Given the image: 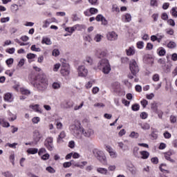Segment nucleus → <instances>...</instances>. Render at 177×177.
<instances>
[{"instance_id": "obj_1", "label": "nucleus", "mask_w": 177, "mask_h": 177, "mask_svg": "<svg viewBox=\"0 0 177 177\" xmlns=\"http://www.w3.org/2000/svg\"><path fill=\"white\" fill-rule=\"evenodd\" d=\"M34 86L35 88H37L38 91L42 92L48 88V82L46 81V79L43 77L37 76L36 77V82L34 84Z\"/></svg>"}, {"instance_id": "obj_2", "label": "nucleus", "mask_w": 177, "mask_h": 177, "mask_svg": "<svg viewBox=\"0 0 177 177\" xmlns=\"http://www.w3.org/2000/svg\"><path fill=\"white\" fill-rule=\"evenodd\" d=\"M97 68L101 70L104 74H109L111 71V66H110L109 59H101L97 64Z\"/></svg>"}, {"instance_id": "obj_3", "label": "nucleus", "mask_w": 177, "mask_h": 177, "mask_svg": "<svg viewBox=\"0 0 177 177\" xmlns=\"http://www.w3.org/2000/svg\"><path fill=\"white\" fill-rule=\"evenodd\" d=\"M70 128L73 131V135L77 139H82V136H81L80 132H82V129H83L84 127H81V122L80 121H76L74 124L71 126Z\"/></svg>"}, {"instance_id": "obj_4", "label": "nucleus", "mask_w": 177, "mask_h": 177, "mask_svg": "<svg viewBox=\"0 0 177 177\" xmlns=\"http://www.w3.org/2000/svg\"><path fill=\"white\" fill-rule=\"evenodd\" d=\"M93 154L95 158H97V159H98L99 161H100V162H102V164H106L107 159L103 151L99 149H94L93 151Z\"/></svg>"}, {"instance_id": "obj_5", "label": "nucleus", "mask_w": 177, "mask_h": 177, "mask_svg": "<svg viewBox=\"0 0 177 177\" xmlns=\"http://www.w3.org/2000/svg\"><path fill=\"white\" fill-rule=\"evenodd\" d=\"M129 68L133 75H136L139 73V66L135 59H131L129 62Z\"/></svg>"}, {"instance_id": "obj_6", "label": "nucleus", "mask_w": 177, "mask_h": 177, "mask_svg": "<svg viewBox=\"0 0 177 177\" xmlns=\"http://www.w3.org/2000/svg\"><path fill=\"white\" fill-rule=\"evenodd\" d=\"M81 133L84 136V138H87L88 139H92L93 135H95V131L91 129H82Z\"/></svg>"}, {"instance_id": "obj_7", "label": "nucleus", "mask_w": 177, "mask_h": 177, "mask_svg": "<svg viewBox=\"0 0 177 177\" xmlns=\"http://www.w3.org/2000/svg\"><path fill=\"white\" fill-rule=\"evenodd\" d=\"M44 146L50 151H52L53 150V138L48 137L44 141Z\"/></svg>"}, {"instance_id": "obj_8", "label": "nucleus", "mask_w": 177, "mask_h": 177, "mask_svg": "<svg viewBox=\"0 0 177 177\" xmlns=\"http://www.w3.org/2000/svg\"><path fill=\"white\" fill-rule=\"evenodd\" d=\"M77 73L79 77H86V75H88V69L84 66H80L77 68Z\"/></svg>"}, {"instance_id": "obj_9", "label": "nucleus", "mask_w": 177, "mask_h": 177, "mask_svg": "<svg viewBox=\"0 0 177 177\" xmlns=\"http://www.w3.org/2000/svg\"><path fill=\"white\" fill-rule=\"evenodd\" d=\"M108 41H117L118 39V35L114 31L109 32L106 34Z\"/></svg>"}, {"instance_id": "obj_10", "label": "nucleus", "mask_w": 177, "mask_h": 177, "mask_svg": "<svg viewBox=\"0 0 177 177\" xmlns=\"http://www.w3.org/2000/svg\"><path fill=\"white\" fill-rule=\"evenodd\" d=\"M42 139V134L38 130H35L33 132V140L35 143H38Z\"/></svg>"}, {"instance_id": "obj_11", "label": "nucleus", "mask_w": 177, "mask_h": 177, "mask_svg": "<svg viewBox=\"0 0 177 177\" xmlns=\"http://www.w3.org/2000/svg\"><path fill=\"white\" fill-rule=\"evenodd\" d=\"M106 151L109 153V156L111 158L114 159L118 157V154L117 153V152L114 149H113V148H111V147H106Z\"/></svg>"}, {"instance_id": "obj_12", "label": "nucleus", "mask_w": 177, "mask_h": 177, "mask_svg": "<svg viewBox=\"0 0 177 177\" xmlns=\"http://www.w3.org/2000/svg\"><path fill=\"white\" fill-rule=\"evenodd\" d=\"M74 106L73 101H64L61 103V107L62 109H71Z\"/></svg>"}, {"instance_id": "obj_13", "label": "nucleus", "mask_w": 177, "mask_h": 177, "mask_svg": "<svg viewBox=\"0 0 177 177\" xmlns=\"http://www.w3.org/2000/svg\"><path fill=\"white\" fill-rule=\"evenodd\" d=\"M122 20L124 23H130L132 20V16L129 13H126L122 16Z\"/></svg>"}, {"instance_id": "obj_14", "label": "nucleus", "mask_w": 177, "mask_h": 177, "mask_svg": "<svg viewBox=\"0 0 177 177\" xmlns=\"http://www.w3.org/2000/svg\"><path fill=\"white\" fill-rule=\"evenodd\" d=\"M66 131H62L59 133V135L58 136V138H57V142L59 143V145L61 143H63V139H64V138H66Z\"/></svg>"}, {"instance_id": "obj_15", "label": "nucleus", "mask_w": 177, "mask_h": 177, "mask_svg": "<svg viewBox=\"0 0 177 177\" xmlns=\"http://www.w3.org/2000/svg\"><path fill=\"white\" fill-rule=\"evenodd\" d=\"M78 27H82V25L77 24V25L74 26L73 27L66 28L65 31H67V32L73 34V32H74V31H75V30H77V28H78Z\"/></svg>"}, {"instance_id": "obj_16", "label": "nucleus", "mask_w": 177, "mask_h": 177, "mask_svg": "<svg viewBox=\"0 0 177 177\" xmlns=\"http://www.w3.org/2000/svg\"><path fill=\"white\" fill-rule=\"evenodd\" d=\"M118 146L122 151H128V150H129V146L124 144L122 142H118Z\"/></svg>"}, {"instance_id": "obj_17", "label": "nucleus", "mask_w": 177, "mask_h": 177, "mask_svg": "<svg viewBox=\"0 0 177 177\" xmlns=\"http://www.w3.org/2000/svg\"><path fill=\"white\" fill-rule=\"evenodd\" d=\"M13 95L10 93H7L4 95L5 102H8V103H12L13 102Z\"/></svg>"}, {"instance_id": "obj_18", "label": "nucleus", "mask_w": 177, "mask_h": 177, "mask_svg": "<svg viewBox=\"0 0 177 177\" xmlns=\"http://www.w3.org/2000/svg\"><path fill=\"white\" fill-rule=\"evenodd\" d=\"M61 74L63 75H68L70 74V68H68V66L62 67Z\"/></svg>"}, {"instance_id": "obj_19", "label": "nucleus", "mask_w": 177, "mask_h": 177, "mask_svg": "<svg viewBox=\"0 0 177 177\" xmlns=\"http://www.w3.org/2000/svg\"><path fill=\"white\" fill-rule=\"evenodd\" d=\"M84 63L86 64V66H92L93 59L90 56H86L84 60Z\"/></svg>"}, {"instance_id": "obj_20", "label": "nucleus", "mask_w": 177, "mask_h": 177, "mask_svg": "<svg viewBox=\"0 0 177 177\" xmlns=\"http://www.w3.org/2000/svg\"><path fill=\"white\" fill-rule=\"evenodd\" d=\"M113 88L116 93L121 92V85H120L118 82H115L113 84Z\"/></svg>"}, {"instance_id": "obj_21", "label": "nucleus", "mask_w": 177, "mask_h": 177, "mask_svg": "<svg viewBox=\"0 0 177 177\" xmlns=\"http://www.w3.org/2000/svg\"><path fill=\"white\" fill-rule=\"evenodd\" d=\"M29 107L34 111H36V113H39L40 114L42 113V111L39 109V104L30 105Z\"/></svg>"}, {"instance_id": "obj_22", "label": "nucleus", "mask_w": 177, "mask_h": 177, "mask_svg": "<svg viewBox=\"0 0 177 177\" xmlns=\"http://www.w3.org/2000/svg\"><path fill=\"white\" fill-rule=\"evenodd\" d=\"M0 125H2L3 128H9L10 127V124L5 119H0Z\"/></svg>"}, {"instance_id": "obj_23", "label": "nucleus", "mask_w": 177, "mask_h": 177, "mask_svg": "<svg viewBox=\"0 0 177 177\" xmlns=\"http://www.w3.org/2000/svg\"><path fill=\"white\" fill-rule=\"evenodd\" d=\"M140 154H141V158L143 160L149 158V156H150V153L147 151H140Z\"/></svg>"}, {"instance_id": "obj_24", "label": "nucleus", "mask_w": 177, "mask_h": 177, "mask_svg": "<svg viewBox=\"0 0 177 177\" xmlns=\"http://www.w3.org/2000/svg\"><path fill=\"white\" fill-rule=\"evenodd\" d=\"M135 53V48L133 46L129 47V49L127 50V56H133Z\"/></svg>"}, {"instance_id": "obj_25", "label": "nucleus", "mask_w": 177, "mask_h": 177, "mask_svg": "<svg viewBox=\"0 0 177 177\" xmlns=\"http://www.w3.org/2000/svg\"><path fill=\"white\" fill-rule=\"evenodd\" d=\"M26 153H28V154H37V153H38V149L37 148H29L27 149Z\"/></svg>"}, {"instance_id": "obj_26", "label": "nucleus", "mask_w": 177, "mask_h": 177, "mask_svg": "<svg viewBox=\"0 0 177 177\" xmlns=\"http://www.w3.org/2000/svg\"><path fill=\"white\" fill-rule=\"evenodd\" d=\"M128 170L131 175H136V174H138V169L134 166L129 167Z\"/></svg>"}, {"instance_id": "obj_27", "label": "nucleus", "mask_w": 177, "mask_h": 177, "mask_svg": "<svg viewBox=\"0 0 177 177\" xmlns=\"http://www.w3.org/2000/svg\"><path fill=\"white\" fill-rule=\"evenodd\" d=\"M97 172L102 174V175H107L108 170L106 168L98 167L97 169Z\"/></svg>"}, {"instance_id": "obj_28", "label": "nucleus", "mask_w": 177, "mask_h": 177, "mask_svg": "<svg viewBox=\"0 0 177 177\" xmlns=\"http://www.w3.org/2000/svg\"><path fill=\"white\" fill-rule=\"evenodd\" d=\"M151 109L152 111H153L154 113H156V114H158V109L157 106V104L156 102H153L151 104Z\"/></svg>"}, {"instance_id": "obj_29", "label": "nucleus", "mask_w": 177, "mask_h": 177, "mask_svg": "<svg viewBox=\"0 0 177 177\" xmlns=\"http://www.w3.org/2000/svg\"><path fill=\"white\" fill-rule=\"evenodd\" d=\"M133 154L135 156V157H137L138 158H140V156H139V147H135L133 149Z\"/></svg>"}, {"instance_id": "obj_30", "label": "nucleus", "mask_w": 177, "mask_h": 177, "mask_svg": "<svg viewBox=\"0 0 177 177\" xmlns=\"http://www.w3.org/2000/svg\"><path fill=\"white\" fill-rule=\"evenodd\" d=\"M102 39H103V35H102L100 34H97L94 37V41L95 42H100L102 41Z\"/></svg>"}, {"instance_id": "obj_31", "label": "nucleus", "mask_w": 177, "mask_h": 177, "mask_svg": "<svg viewBox=\"0 0 177 177\" xmlns=\"http://www.w3.org/2000/svg\"><path fill=\"white\" fill-rule=\"evenodd\" d=\"M41 44H46V45H52V41L48 37H44L41 41Z\"/></svg>"}, {"instance_id": "obj_32", "label": "nucleus", "mask_w": 177, "mask_h": 177, "mask_svg": "<svg viewBox=\"0 0 177 177\" xmlns=\"http://www.w3.org/2000/svg\"><path fill=\"white\" fill-rule=\"evenodd\" d=\"M142 129H143L144 131H148L149 129H150V124L149 123H144V124H140Z\"/></svg>"}, {"instance_id": "obj_33", "label": "nucleus", "mask_w": 177, "mask_h": 177, "mask_svg": "<svg viewBox=\"0 0 177 177\" xmlns=\"http://www.w3.org/2000/svg\"><path fill=\"white\" fill-rule=\"evenodd\" d=\"M53 89H60L62 84H60V82H55L52 84Z\"/></svg>"}, {"instance_id": "obj_34", "label": "nucleus", "mask_w": 177, "mask_h": 177, "mask_svg": "<svg viewBox=\"0 0 177 177\" xmlns=\"http://www.w3.org/2000/svg\"><path fill=\"white\" fill-rule=\"evenodd\" d=\"M106 55H107V53H106V51L98 50L97 53V56H98V57L100 58L104 57Z\"/></svg>"}, {"instance_id": "obj_35", "label": "nucleus", "mask_w": 177, "mask_h": 177, "mask_svg": "<svg viewBox=\"0 0 177 177\" xmlns=\"http://www.w3.org/2000/svg\"><path fill=\"white\" fill-rule=\"evenodd\" d=\"M112 12H115V13H120V8H118V6H117V4H113Z\"/></svg>"}, {"instance_id": "obj_36", "label": "nucleus", "mask_w": 177, "mask_h": 177, "mask_svg": "<svg viewBox=\"0 0 177 177\" xmlns=\"http://www.w3.org/2000/svg\"><path fill=\"white\" fill-rule=\"evenodd\" d=\"M129 137L132 138V139H138V138H139V133L135 131H133L129 135Z\"/></svg>"}, {"instance_id": "obj_37", "label": "nucleus", "mask_w": 177, "mask_h": 177, "mask_svg": "<svg viewBox=\"0 0 177 177\" xmlns=\"http://www.w3.org/2000/svg\"><path fill=\"white\" fill-rule=\"evenodd\" d=\"M152 80L154 82H158L160 81V75L156 73L152 76Z\"/></svg>"}, {"instance_id": "obj_38", "label": "nucleus", "mask_w": 177, "mask_h": 177, "mask_svg": "<svg viewBox=\"0 0 177 177\" xmlns=\"http://www.w3.org/2000/svg\"><path fill=\"white\" fill-rule=\"evenodd\" d=\"M52 55H53V56H55V57H57V56H59V55H60V50H59V49H57V48H55L53 50Z\"/></svg>"}, {"instance_id": "obj_39", "label": "nucleus", "mask_w": 177, "mask_h": 177, "mask_svg": "<svg viewBox=\"0 0 177 177\" xmlns=\"http://www.w3.org/2000/svg\"><path fill=\"white\" fill-rule=\"evenodd\" d=\"M30 49L34 52H41V49L39 48V47H37L35 44L32 45Z\"/></svg>"}, {"instance_id": "obj_40", "label": "nucleus", "mask_w": 177, "mask_h": 177, "mask_svg": "<svg viewBox=\"0 0 177 177\" xmlns=\"http://www.w3.org/2000/svg\"><path fill=\"white\" fill-rule=\"evenodd\" d=\"M131 109L133 111H138L139 109H140V106L138 104H135L132 105Z\"/></svg>"}, {"instance_id": "obj_41", "label": "nucleus", "mask_w": 177, "mask_h": 177, "mask_svg": "<svg viewBox=\"0 0 177 177\" xmlns=\"http://www.w3.org/2000/svg\"><path fill=\"white\" fill-rule=\"evenodd\" d=\"M170 12L174 17H177V8H173Z\"/></svg>"}, {"instance_id": "obj_42", "label": "nucleus", "mask_w": 177, "mask_h": 177, "mask_svg": "<svg viewBox=\"0 0 177 177\" xmlns=\"http://www.w3.org/2000/svg\"><path fill=\"white\" fill-rule=\"evenodd\" d=\"M72 162H74V160H71V162H66L63 164L64 168H70V166L72 165Z\"/></svg>"}, {"instance_id": "obj_43", "label": "nucleus", "mask_w": 177, "mask_h": 177, "mask_svg": "<svg viewBox=\"0 0 177 177\" xmlns=\"http://www.w3.org/2000/svg\"><path fill=\"white\" fill-rule=\"evenodd\" d=\"M163 136L165 138V139H171V133L168 131H165L164 133H163Z\"/></svg>"}, {"instance_id": "obj_44", "label": "nucleus", "mask_w": 177, "mask_h": 177, "mask_svg": "<svg viewBox=\"0 0 177 177\" xmlns=\"http://www.w3.org/2000/svg\"><path fill=\"white\" fill-rule=\"evenodd\" d=\"M16 49L15 48H8L6 50V52L7 53H9L10 55H13L15 53Z\"/></svg>"}, {"instance_id": "obj_45", "label": "nucleus", "mask_w": 177, "mask_h": 177, "mask_svg": "<svg viewBox=\"0 0 177 177\" xmlns=\"http://www.w3.org/2000/svg\"><path fill=\"white\" fill-rule=\"evenodd\" d=\"M176 43H175L174 41H170L168 44H167V47L170 48V49H172L174 48H176Z\"/></svg>"}, {"instance_id": "obj_46", "label": "nucleus", "mask_w": 177, "mask_h": 177, "mask_svg": "<svg viewBox=\"0 0 177 177\" xmlns=\"http://www.w3.org/2000/svg\"><path fill=\"white\" fill-rule=\"evenodd\" d=\"M68 146L70 149H74L75 147V142L74 140L69 141Z\"/></svg>"}, {"instance_id": "obj_47", "label": "nucleus", "mask_w": 177, "mask_h": 177, "mask_svg": "<svg viewBox=\"0 0 177 177\" xmlns=\"http://www.w3.org/2000/svg\"><path fill=\"white\" fill-rule=\"evenodd\" d=\"M3 175L5 177H15V175H13V174H12L10 171H6L3 173Z\"/></svg>"}, {"instance_id": "obj_48", "label": "nucleus", "mask_w": 177, "mask_h": 177, "mask_svg": "<svg viewBox=\"0 0 177 177\" xmlns=\"http://www.w3.org/2000/svg\"><path fill=\"white\" fill-rule=\"evenodd\" d=\"M91 15H96L99 10L97 8H91L89 9Z\"/></svg>"}, {"instance_id": "obj_49", "label": "nucleus", "mask_w": 177, "mask_h": 177, "mask_svg": "<svg viewBox=\"0 0 177 177\" xmlns=\"http://www.w3.org/2000/svg\"><path fill=\"white\" fill-rule=\"evenodd\" d=\"M26 57H27V59H35V57H37V55L33 54V53H28V54H27Z\"/></svg>"}, {"instance_id": "obj_50", "label": "nucleus", "mask_w": 177, "mask_h": 177, "mask_svg": "<svg viewBox=\"0 0 177 177\" xmlns=\"http://www.w3.org/2000/svg\"><path fill=\"white\" fill-rule=\"evenodd\" d=\"M46 171H48V172H49L50 174H55L56 172V171L55 170V169H53L52 167H46Z\"/></svg>"}, {"instance_id": "obj_51", "label": "nucleus", "mask_w": 177, "mask_h": 177, "mask_svg": "<svg viewBox=\"0 0 177 177\" xmlns=\"http://www.w3.org/2000/svg\"><path fill=\"white\" fill-rule=\"evenodd\" d=\"M166 32H167V34H168L169 35H174V29L169 28H167V29L166 30Z\"/></svg>"}, {"instance_id": "obj_52", "label": "nucleus", "mask_w": 177, "mask_h": 177, "mask_svg": "<svg viewBox=\"0 0 177 177\" xmlns=\"http://www.w3.org/2000/svg\"><path fill=\"white\" fill-rule=\"evenodd\" d=\"M49 24H50V21H49V19H46V21H44L43 28H47Z\"/></svg>"}, {"instance_id": "obj_53", "label": "nucleus", "mask_w": 177, "mask_h": 177, "mask_svg": "<svg viewBox=\"0 0 177 177\" xmlns=\"http://www.w3.org/2000/svg\"><path fill=\"white\" fill-rule=\"evenodd\" d=\"M167 24L169 26H171V27H175V21H174L172 19L167 20Z\"/></svg>"}, {"instance_id": "obj_54", "label": "nucleus", "mask_w": 177, "mask_h": 177, "mask_svg": "<svg viewBox=\"0 0 177 177\" xmlns=\"http://www.w3.org/2000/svg\"><path fill=\"white\" fill-rule=\"evenodd\" d=\"M37 153L39 156H42V154H45V153H46V149L45 148H41Z\"/></svg>"}, {"instance_id": "obj_55", "label": "nucleus", "mask_w": 177, "mask_h": 177, "mask_svg": "<svg viewBox=\"0 0 177 177\" xmlns=\"http://www.w3.org/2000/svg\"><path fill=\"white\" fill-rule=\"evenodd\" d=\"M13 62H14L13 58H10L6 61V63L7 66H11V64H13Z\"/></svg>"}, {"instance_id": "obj_56", "label": "nucleus", "mask_w": 177, "mask_h": 177, "mask_svg": "<svg viewBox=\"0 0 177 177\" xmlns=\"http://www.w3.org/2000/svg\"><path fill=\"white\" fill-rule=\"evenodd\" d=\"M86 164H88V162L86 161L81 162L80 165L79 164V168H80L81 169H84V167H85V165H86Z\"/></svg>"}, {"instance_id": "obj_57", "label": "nucleus", "mask_w": 177, "mask_h": 177, "mask_svg": "<svg viewBox=\"0 0 177 177\" xmlns=\"http://www.w3.org/2000/svg\"><path fill=\"white\" fill-rule=\"evenodd\" d=\"M22 95H30V91L26 88L21 89Z\"/></svg>"}, {"instance_id": "obj_58", "label": "nucleus", "mask_w": 177, "mask_h": 177, "mask_svg": "<svg viewBox=\"0 0 177 177\" xmlns=\"http://www.w3.org/2000/svg\"><path fill=\"white\" fill-rule=\"evenodd\" d=\"M40 121L39 117H35L32 119V122L33 124H38V122Z\"/></svg>"}, {"instance_id": "obj_59", "label": "nucleus", "mask_w": 177, "mask_h": 177, "mask_svg": "<svg viewBox=\"0 0 177 177\" xmlns=\"http://www.w3.org/2000/svg\"><path fill=\"white\" fill-rule=\"evenodd\" d=\"M140 117L142 120H146V118H147V117H148L147 113H146V112L141 113Z\"/></svg>"}, {"instance_id": "obj_60", "label": "nucleus", "mask_w": 177, "mask_h": 177, "mask_svg": "<svg viewBox=\"0 0 177 177\" xmlns=\"http://www.w3.org/2000/svg\"><path fill=\"white\" fill-rule=\"evenodd\" d=\"M143 45H144L143 41H138L137 43V47L138 48V49H143Z\"/></svg>"}, {"instance_id": "obj_61", "label": "nucleus", "mask_w": 177, "mask_h": 177, "mask_svg": "<svg viewBox=\"0 0 177 177\" xmlns=\"http://www.w3.org/2000/svg\"><path fill=\"white\" fill-rule=\"evenodd\" d=\"M59 68H60V64H56L54 65L53 71H58Z\"/></svg>"}, {"instance_id": "obj_62", "label": "nucleus", "mask_w": 177, "mask_h": 177, "mask_svg": "<svg viewBox=\"0 0 177 177\" xmlns=\"http://www.w3.org/2000/svg\"><path fill=\"white\" fill-rule=\"evenodd\" d=\"M140 103H141V104H142V107H146V106H147V104H148V102H147V100H142L141 102H140Z\"/></svg>"}, {"instance_id": "obj_63", "label": "nucleus", "mask_w": 177, "mask_h": 177, "mask_svg": "<svg viewBox=\"0 0 177 177\" xmlns=\"http://www.w3.org/2000/svg\"><path fill=\"white\" fill-rule=\"evenodd\" d=\"M165 50L164 48H162L159 50L158 55L159 56H164L165 55Z\"/></svg>"}, {"instance_id": "obj_64", "label": "nucleus", "mask_w": 177, "mask_h": 177, "mask_svg": "<svg viewBox=\"0 0 177 177\" xmlns=\"http://www.w3.org/2000/svg\"><path fill=\"white\" fill-rule=\"evenodd\" d=\"M151 6H158L157 0H151Z\"/></svg>"}]
</instances>
